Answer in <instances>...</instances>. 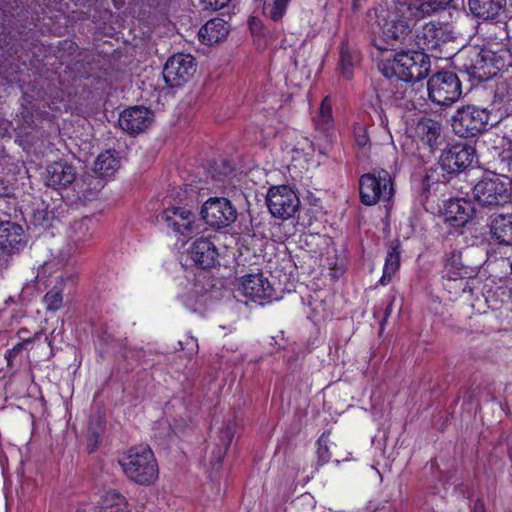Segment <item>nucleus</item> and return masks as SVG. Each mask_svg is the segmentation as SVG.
Instances as JSON below:
<instances>
[{
  "mask_svg": "<svg viewBox=\"0 0 512 512\" xmlns=\"http://www.w3.org/2000/svg\"><path fill=\"white\" fill-rule=\"evenodd\" d=\"M490 113L485 108L466 105L459 108L452 118V128L460 137H474L486 130Z\"/></svg>",
  "mask_w": 512,
  "mask_h": 512,
  "instance_id": "0eeeda50",
  "label": "nucleus"
},
{
  "mask_svg": "<svg viewBox=\"0 0 512 512\" xmlns=\"http://www.w3.org/2000/svg\"><path fill=\"white\" fill-rule=\"evenodd\" d=\"M473 512H486L482 501L476 500L474 502Z\"/></svg>",
  "mask_w": 512,
  "mask_h": 512,
  "instance_id": "de8ad7c7",
  "label": "nucleus"
},
{
  "mask_svg": "<svg viewBox=\"0 0 512 512\" xmlns=\"http://www.w3.org/2000/svg\"><path fill=\"white\" fill-rule=\"evenodd\" d=\"M62 288L61 285L54 286L44 297L46 308L51 311L58 310L62 306Z\"/></svg>",
  "mask_w": 512,
  "mask_h": 512,
  "instance_id": "f704fd0d",
  "label": "nucleus"
},
{
  "mask_svg": "<svg viewBox=\"0 0 512 512\" xmlns=\"http://www.w3.org/2000/svg\"><path fill=\"white\" fill-rule=\"evenodd\" d=\"M91 223V219L84 218L80 220L79 222H76L73 225V229L76 233H80L79 236H77V241H83L86 238L90 236L89 232V224Z\"/></svg>",
  "mask_w": 512,
  "mask_h": 512,
  "instance_id": "58836bf2",
  "label": "nucleus"
},
{
  "mask_svg": "<svg viewBox=\"0 0 512 512\" xmlns=\"http://www.w3.org/2000/svg\"><path fill=\"white\" fill-rule=\"evenodd\" d=\"M359 62V53L343 45L340 50V70L343 76L351 79L354 66Z\"/></svg>",
  "mask_w": 512,
  "mask_h": 512,
  "instance_id": "7c9ffc66",
  "label": "nucleus"
},
{
  "mask_svg": "<svg viewBox=\"0 0 512 512\" xmlns=\"http://www.w3.org/2000/svg\"><path fill=\"white\" fill-rule=\"evenodd\" d=\"M496 95L500 102L507 105V109L512 110V79L500 83Z\"/></svg>",
  "mask_w": 512,
  "mask_h": 512,
  "instance_id": "e433bc0d",
  "label": "nucleus"
},
{
  "mask_svg": "<svg viewBox=\"0 0 512 512\" xmlns=\"http://www.w3.org/2000/svg\"><path fill=\"white\" fill-rule=\"evenodd\" d=\"M312 121L315 129L324 134L328 135L334 127V120L332 115V105L329 97H325L318 110L312 117Z\"/></svg>",
  "mask_w": 512,
  "mask_h": 512,
  "instance_id": "bb28decb",
  "label": "nucleus"
},
{
  "mask_svg": "<svg viewBox=\"0 0 512 512\" xmlns=\"http://www.w3.org/2000/svg\"><path fill=\"white\" fill-rule=\"evenodd\" d=\"M355 142L360 147H366L369 143V137L366 128L361 125L354 127Z\"/></svg>",
  "mask_w": 512,
  "mask_h": 512,
  "instance_id": "79ce46f5",
  "label": "nucleus"
},
{
  "mask_svg": "<svg viewBox=\"0 0 512 512\" xmlns=\"http://www.w3.org/2000/svg\"><path fill=\"white\" fill-rule=\"evenodd\" d=\"M238 291L244 297L259 303L271 300L274 295L273 287L260 273L244 276Z\"/></svg>",
  "mask_w": 512,
  "mask_h": 512,
  "instance_id": "2eb2a0df",
  "label": "nucleus"
},
{
  "mask_svg": "<svg viewBox=\"0 0 512 512\" xmlns=\"http://www.w3.org/2000/svg\"><path fill=\"white\" fill-rule=\"evenodd\" d=\"M190 254L193 261L203 269L214 266L218 256L214 243L203 238L193 243Z\"/></svg>",
  "mask_w": 512,
  "mask_h": 512,
  "instance_id": "4be33fe9",
  "label": "nucleus"
},
{
  "mask_svg": "<svg viewBox=\"0 0 512 512\" xmlns=\"http://www.w3.org/2000/svg\"><path fill=\"white\" fill-rule=\"evenodd\" d=\"M456 273V276L465 275L467 272L464 270L461 263V256L459 253L453 252L445 262V275Z\"/></svg>",
  "mask_w": 512,
  "mask_h": 512,
  "instance_id": "4c0bfd02",
  "label": "nucleus"
},
{
  "mask_svg": "<svg viewBox=\"0 0 512 512\" xmlns=\"http://www.w3.org/2000/svg\"><path fill=\"white\" fill-rule=\"evenodd\" d=\"M474 156L475 150L472 146L456 144L442 152L439 165L449 174L460 173L471 165Z\"/></svg>",
  "mask_w": 512,
  "mask_h": 512,
  "instance_id": "ddd939ff",
  "label": "nucleus"
},
{
  "mask_svg": "<svg viewBox=\"0 0 512 512\" xmlns=\"http://www.w3.org/2000/svg\"><path fill=\"white\" fill-rule=\"evenodd\" d=\"M75 179V167L65 161H57L47 165L43 174L45 185L57 190L68 187Z\"/></svg>",
  "mask_w": 512,
  "mask_h": 512,
  "instance_id": "f3484780",
  "label": "nucleus"
},
{
  "mask_svg": "<svg viewBox=\"0 0 512 512\" xmlns=\"http://www.w3.org/2000/svg\"><path fill=\"white\" fill-rule=\"evenodd\" d=\"M384 330V327H383V324L381 325L380 327V332H382Z\"/></svg>",
  "mask_w": 512,
  "mask_h": 512,
  "instance_id": "603ef678",
  "label": "nucleus"
},
{
  "mask_svg": "<svg viewBox=\"0 0 512 512\" xmlns=\"http://www.w3.org/2000/svg\"><path fill=\"white\" fill-rule=\"evenodd\" d=\"M330 431H325L319 437L317 441V456L320 464H326L331 458V454L328 448Z\"/></svg>",
  "mask_w": 512,
  "mask_h": 512,
  "instance_id": "c9c22d12",
  "label": "nucleus"
},
{
  "mask_svg": "<svg viewBox=\"0 0 512 512\" xmlns=\"http://www.w3.org/2000/svg\"><path fill=\"white\" fill-rule=\"evenodd\" d=\"M23 346V343H18L12 349L7 350L5 358L7 360L8 366L12 365L13 360L21 353Z\"/></svg>",
  "mask_w": 512,
  "mask_h": 512,
  "instance_id": "c03bdc74",
  "label": "nucleus"
},
{
  "mask_svg": "<svg viewBox=\"0 0 512 512\" xmlns=\"http://www.w3.org/2000/svg\"><path fill=\"white\" fill-rule=\"evenodd\" d=\"M195 72V58L190 54L177 53L167 60L163 77L169 86L178 87L189 81Z\"/></svg>",
  "mask_w": 512,
  "mask_h": 512,
  "instance_id": "f8f14e48",
  "label": "nucleus"
},
{
  "mask_svg": "<svg viewBox=\"0 0 512 512\" xmlns=\"http://www.w3.org/2000/svg\"><path fill=\"white\" fill-rule=\"evenodd\" d=\"M229 33V25L221 18H215L206 22L199 30V39L205 45H213L226 38Z\"/></svg>",
  "mask_w": 512,
  "mask_h": 512,
  "instance_id": "5701e85b",
  "label": "nucleus"
},
{
  "mask_svg": "<svg viewBox=\"0 0 512 512\" xmlns=\"http://www.w3.org/2000/svg\"><path fill=\"white\" fill-rule=\"evenodd\" d=\"M95 450V446H93L92 448L89 449V452H93Z\"/></svg>",
  "mask_w": 512,
  "mask_h": 512,
  "instance_id": "3c124183",
  "label": "nucleus"
},
{
  "mask_svg": "<svg viewBox=\"0 0 512 512\" xmlns=\"http://www.w3.org/2000/svg\"><path fill=\"white\" fill-rule=\"evenodd\" d=\"M474 207L465 199H450L445 204L444 219L452 227L464 226L473 216Z\"/></svg>",
  "mask_w": 512,
  "mask_h": 512,
  "instance_id": "a211bd4d",
  "label": "nucleus"
},
{
  "mask_svg": "<svg viewBox=\"0 0 512 512\" xmlns=\"http://www.w3.org/2000/svg\"><path fill=\"white\" fill-rule=\"evenodd\" d=\"M120 168L119 157L108 150L98 155L94 164V171L101 177H109Z\"/></svg>",
  "mask_w": 512,
  "mask_h": 512,
  "instance_id": "cd10ccee",
  "label": "nucleus"
},
{
  "mask_svg": "<svg viewBox=\"0 0 512 512\" xmlns=\"http://www.w3.org/2000/svg\"><path fill=\"white\" fill-rule=\"evenodd\" d=\"M400 89L401 90H397L396 92H394V98L396 101L406 99L408 97V94H411L413 92V89H411L407 85V83H402Z\"/></svg>",
  "mask_w": 512,
  "mask_h": 512,
  "instance_id": "a18cd8bd",
  "label": "nucleus"
},
{
  "mask_svg": "<svg viewBox=\"0 0 512 512\" xmlns=\"http://www.w3.org/2000/svg\"><path fill=\"white\" fill-rule=\"evenodd\" d=\"M448 39L446 27L434 21L418 28L413 37L414 46L420 49V52L437 50Z\"/></svg>",
  "mask_w": 512,
  "mask_h": 512,
  "instance_id": "4468645a",
  "label": "nucleus"
},
{
  "mask_svg": "<svg viewBox=\"0 0 512 512\" xmlns=\"http://www.w3.org/2000/svg\"><path fill=\"white\" fill-rule=\"evenodd\" d=\"M425 4L428 6V10L431 15L438 13L442 10H445L452 0H424Z\"/></svg>",
  "mask_w": 512,
  "mask_h": 512,
  "instance_id": "a19ab883",
  "label": "nucleus"
},
{
  "mask_svg": "<svg viewBox=\"0 0 512 512\" xmlns=\"http://www.w3.org/2000/svg\"><path fill=\"white\" fill-rule=\"evenodd\" d=\"M491 234L498 243L512 245V214L497 215L491 223Z\"/></svg>",
  "mask_w": 512,
  "mask_h": 512,
  "instance_id": "a878e982",
  "label": "nucleus"
},
{
  "mask_svg": "<svg viewBox=\"0 0 512 512\" xmlns=\"http://www.w3.org/2000/svg\"><path fill=\"white\" fill-rule=\"evenodd\" d=\"M224 453H225V451L223 452V451L219 450L218 455H217V460L219 463L221 462Z\"/></svg>",
  "mask_w": 512,
  "mask_h": 512,
  "instance_id": "09e8293b",
  "label": "nucleus"
},
{
  "mask_svg": "<svg viewBox=\"0 0 512 512\" xmlns=\"http://www.w3.org/2000/svg\"><path fill=\"white\" fill-rule=\"evenodd\" d=\"M471 13L480 19L497 17L506 6V0H468Z\"/></svg>",
  "mask_w": 512,
  "mask_h": 512,
  "instance_id": "b1692460",
  "label": "nucleus"
},
{
  "mask_svg": "<svg viewBox=\"0 0 512 512\" xmlns=\"http://www.w3.org/2000/svg\"><path fill=\"white\" fill-rule=\"evenodd\" d=\"M120 464L126 476L137 484L149 485L158 478L154 454L146 445L130 448Z\"/></svg>",
  "mask_w": 512,
  "mask_h": 512,
  "instance_id": "20e7f679",
  "label": "nucleus"
},
{
  "mask_svg": "<svg viewBox=\"0 0 512 512\" xmlns=\"http://www.w3.org/2000/svg\"><path fill=\"white\" fill-rule=\"evenodd\" d=\"M441 125L430 118L421 119L415 127V137L433 152L440 144Z\"/></svg>",
  "mask_w": 512,
  "mask_h": 512,
  "instance_id": "aec40b11",
  "label": "nucleus"
},
{
  "mask_svg": "<svg viewBox=\"0 0 512 512\" xmlns=\"http://www.w3.org/2000/svg\"><path fill=\"white\" fill-rule=\"evenodd\" d=\"M158 222L175 235L190 238L199 233L198 220L185 207H168L158 216Z\"/></svg>",
  "mask_w": 512,
  "mask_h": 512,
  "instance_id": "1a4fd4ad",
  "label": "nucleus"
},
{
  "mask_svg": "<svg viewBox=\"0 0 512 512\" xmlns=\"http://www.w3.org/2000/svg\"><path fill=\"white\" fill-rule=\"evenodd\" d=\"M23 246V229L20 225L10 222H0V250L8 253L19 250Z\"/></svg>",
  "mask_w": 512,
  "mask_h": 512,
  "instance_id": "412c9836",
  "label": "nucleus"
},
{
  "mask_svg": "<svg viewBox=\"0 0 512 512\" xmlns=\"http://www.w3.org/2000/svg\"><path fill=\"white\" fill-rule=\"evenodd\" d=\"M359 187L361 201L365 205H374L381 200L388 201L394 192L391 176L386 170L362 175Z\"/></svg>",
  "mask_w": 512,
  "mask_h": 512,
  "instance_id": "6e6552de",
  "label": "nucleus"
},
{
  "mask_svg": "<svg viewBox=\"0 0 512 512\" xmlns=\"http://www.w3.org/2000/svg\"><path fill=\"white\" fill-rule=\"evenodd\" d=\"M429 16L431 13L428 6L420 0H379L377 7L368 13L369 20L375 19L380 29V38L386 44H379V50L403 43L415 23Z\"/></svg>",
  "mask_w": 512,
  "mask_h": 512,
  "instance_id": "f257e3e1",
  "label": "nucleus"
},
{
  "mask_svg": "<svg viewBox=\"0 0 512 512\" xmlns=\"http://www.w3.org/2000/svg\"><path fill=\"white\" fill-rule=\"evenodd\" d=\"M153 121V113L142 106L130 107L119 117V126L130 134H138L148 128Z\"/></svg>",
  "mask_w": 512,
  "mask_h": 512,
  "instance_id": "dca6fc26",
  "label": "nucleus"
},
{
  "mask_svg": "<svg viewBox=\"0 0 512 512\" xmlns=\"http://www.w3.org/2000/svg\"><path fill=\"white\" fill-rule=\"evenodd\" d=\"M201 215L204 221L213 228H224L237 220L235 206L225 197H211L204 202Z\"/></svg>",
  "mask_w": 512,
  "mask_h": 512,
  "instance_id": "9d476101",
  "label": "nucleus"
},
{
  "mask_svg": "<svg viewBox=\"0 0 512 512\" xmlns=\"http://www.w3.org/2000/svg\"><path fill=\"white\" fill-rule=\"evenodd\" d=\"M287 153L292 154L293 159L300 158L302 156H309L313 152V144L306 137H299L295 144L286 145Z\"/></svg>",
  "mask_w": 512,
  "mask_h": 512,
  "instance_id": "473e14b6",
  "label": "nucleus"
},
{
  "mask_svg": "<svg viewBox=\"0 0 512 512\" xmlns=\"http://www.w3.org/2000/svg\"><path fill=\"white\" fill-rule=\"evenodd\" d=\"M430 68L429 57L420 51L395 53L393 58L385 57L380 66L386 78L396 77L404 83L424 79L429 74Z\"/></svg>",
  "mask_w": 512,
  "mask_h": 512,
  "instance_id": "f03ea898",
  "label": "nucleus"
},
{
  "mask_svg": "<svg viewBox=\"0 0 512 512\" xmlns=\"http://www.w3.org/2000/svg\"><path fill=\"white\" fill-rule=\"evenodd\" d=\"M266 202L272 216L280 219L292 217L300 204L296 193L286 185L271 187L268 190Z\"/></svg>",
  "mask_w": 512,
  "mask_h": 512,
  "instance_id": "9b49d317",
  "label": "nucleus"
},
{
  "mask_svg": "<svg viewBox=\"0 0 512 512\" xmlns=\"http://www.w3.org/2000/svg\"><path fill=\"white\" fill-rule=\"evenodd\" d=\"M473 196L478 204L483 207L503 206L510 202L511 181L507 176L487 175L474 186Z\"/></svg>",
  "mask_w": 512,
  "mask_h": 512,
  "instance_id": "39448f33",
  "label": "nucleus"
},
{
  "mask_svg": "<svg viewBox=\"0 0 512 512\" xmlns=\"http://www.w3.org/2000/svg\"><path fill=\"white\" fill-rule=\"evenodd\" d=\"M358 1H359V0H353V6H354V8H355V9H358V8H359Z\"/></svg>",
  "mask_w": 512,
  "mask_h": 512,
  "instance_id": "8fccbe9b",
  "label": "nucleus"
},
{
  "mask_svg": "<svg viewBox=\"0 0 512 512\" xmlns=\"http://www.w3.org/2000/svg\"><path fill=\"white\" fill-rule=\"evenodd\" d=\"M126 498L116 491H107L100 501V506L82 504L76 512H128Z\"/></svg>",
  "mask_w": 512,
  "mask_h": 512,
  "instance_id": "6ab92c4d",
  "label": "nucleus"
},
{
  "mask_svg": "<svg viewBox=\"0 0 512 512\" xmlns=\"http://www.w3.org/2000/svg\"><path fill=\"white\" fill-rule=\"evenodd\" d=\"M445 277L444 287L454 296H471L473 294L474 283L476 279L469 278L465 275L456 276V273L447 274Z\"/></svg>",
  "mask_w": 512,
  "mask_h": 512,
  "instance_id": "393cba45",
  "label": "nucleus"
},
{
  "mask_svg": "<svg viewBox=\"0 0 512 512\" xmlns=\"http://www.w3.org/2000/svg\"><path fill=\"white\" fill-rule=\"evenodd\" d=\"M503 141L499 156L507 170L512 173V116L503 121Z\"/></svg>",
  "mask_w": 512,
  "mask_h": 512,
  "instance_id": "c756f323",
  "label": "nucleus"
},
{
  "mask_svg": "<svg viewBox=\"0 0 512 512\" xmlns=\"http://www.w3.org/2000/svg\"><path fill=\"white\" fill-rule=\"evenodd\" d=\"M235 433V428L232 424H227L220 431V440L222 445L224 446L225 451L230 446Z\"/></svg>",
  "mask_w": 512,
  "mask_h": 512,
  "instance_id": "ea45409f",
  "label": "nucleus"
},
{
  "mask_svg": "<svg viewBox=\"0 0 512 512\" xmlns=\"http://www.w3.org/2000/svg\"><path fill=\"white\" fill-rule=\"evenodd\" d=\"M230 0H202V5L205 9L217 11L229 4Z\"/></svg>",
  "mask_w": 512,
  "mask_h": 512,
  "instance_id": "37998d69",
  "label": "nucleus"
},
{
  "mask_svg": "<svg viewBox=\"0 0 512 512\" xmlns=\"http://www.w3.org/2000/svg\"><path fill=\"white\" fill-rule=\"evenodd\" d=\"M290 0H264L263 13L268 18L278 21L285 15Z\"/></svg>",
  "mask_w": 512,
  "mask_h": 512,
  "instance_id": "2f4dec72",
  "label": "nucleus"
},
{
  "mask_svg": "<svg viewBox=\"0 0 512 512\" xmlns=\"http://www.w3.org/2000/svg\"><path fill=\"white\" fill-rule=\"evenodd\" d=\"M400 267V251L399 243L392 242L383 267V275L380 279L382 285H386L392 278V276L398 271Z\"/></svg>",
  "mask_w": 512,
  "mask_h": 512,
  "instance_id": "c85d7f7f",
  "label": "nucleus"
},
{
  "mask_svg": "<svg viewBox=\"0 0 512 512\" xmlns=\"http://www.w3.org/2000/svg\"><path fill=\"white\" fill-rule=\"evenodd\" d=\"M430 100L440 106H450L462 95V85L453 72L442 71L431 76L427 82Z\"/></svg>",
  "mask_w": 512,
  "mask_h": 512,
  "instance_id": "423d86ee",
  "label": "nucleus"
},
{
  "mask_svg": "<svg viewBox=\"0 0 512 512\" xmlns=\"http://www.w3.org/2000/svg\"><path fill=\"white\" fill-rule=\"evenodd\" d=\"M509 67H512V47L498 43H489L475 51L471 63L466 65L470 75L479 81H487Z\"/></svg>",
  "mask_w": 512,
  "mask_h": 512,
  "instance_id": "7ed1b4c3",
  "label": "nucleus"
},
{
  "mask_svg": "<svg viewBox=\"0 0 512 512\" xmlns=\"http://www.w3.org/2000/svg\"><path fill=\"white\" fill-rule=\"evenodd\" d=\"M139 353L140 351H135V350H127L123 353V357L125 359H134L135 358V361H138L139 360Z\"/></svg>",
  "mask_w": 512,
  "mask_h": 512,
  "instance_id": "49530a36",
  "label": "nucleus"
},
{
  "mask_svg": "<svg viewBox=\"0 0 512 512\" xmlns=\"http://www.w3.org/2000/svg\"><path fill=\"white\" fill-rule=\"evenodd\" d=\"M39 135L40 131L34 127L30 128L29 131H27L23 126H19L17 128V141L25 150H29L36 144V140H38Z\"/></svg>",
  "mask_w": 512,
  "mask_h": 512,
  "instance_id": "72a5a7b5",
  "label": "nucleus"
}]
</instances>
